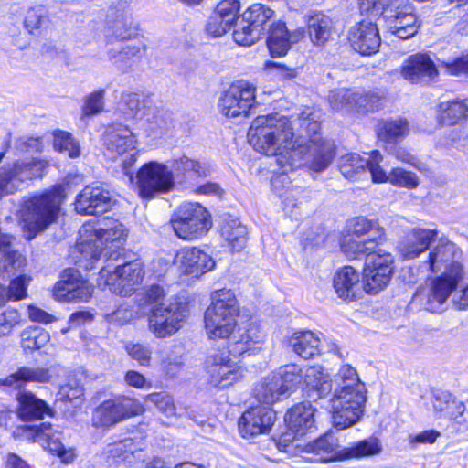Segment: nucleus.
<instances>
[{"label":"nucleus","instance_id":"1","mask_svg":"<svg viewBox=\"0 0 468 468\" xmlns=\"http://www.w3.org/2000/svg\"><path fill=\"white\" fill-rule=\"evenodd\" d=\"M313 108L306 107L299 114L300 127L304 132L294 138L292 121L273 113L256 117L248 131L250 144L259 153L277 156L282 174L271 179L277 189L287 180L284 175L303 165L315 172L324 170L334 157V147L320 134V122Z\"/></svg>","mask_w":468,"mask_h":468},{"label":"nucleus","instance_id":"2","mask_svg":"<svg viewBox=\"0 0 468 468\" xmlns=\"http://www.w3.org/2000/svg\"><path fill=\"white\" fill-rule=\"evenodd\" d=\"M210 167L206 162L182 155L172 161L171 168L156 161L144 164L137 172V184L142 197L150 199L167 193L176 187L175 175L178 186L195 195L221 197L224 190L218 184L207 182L195 186L192 181L207 177Z\"/></svg>","mask_w":468,"mask_h":468},{"label":"nucleus","instance_id":"3","mask_svg":"<svg viewBox=\"0 0 468 468\" xmlns=\"http://www.w3.org/2000/svg\"><path fill=\"white\" fill-rule=\"evenodd\" d=\"M239 306L234 292L220 289L211 293V303L204 315L205 328L209 338L229 339L228 349L233 358L250 356L261 349L265 335L252 323L238 325Z\"/></svg>","mask_w":468,"mask_h":468},{"label":"nucleus","instance_id":"4","mask_svg":"<svg viewBox=\"0 0 468 468\" xmlns=\"http://www.w3.org/2000/svg\"><path fill=\"white\" fill-rule=\"evenodd\" d=\"M461 259L460 249L454 243L441 239L430 251L427 263L431 271L441 274L432 279L426 288L417 291L412 302L431 313L442 312L451 292L464 279Z\"/></svg>","mask_w":468,"mask_h":468},{"label":"nucleus","instance_id":"5","mask_svg":"<svg viewBox=\"0 0 468 468\" xmlns=\"http://www.w3.org/2000/svg\"><path fill=\"white\" fill-rule=\"evenodd\" d=\"M335 381L337 388L326 407L332 413L335 427L344 430L360 420L367 401L366 388L350 365L341 367Z\"/></svg>","mask_w":468,"mask_h":468},{"label":"nucleus","instance_id":"6","mask_svg":"<svg viewBox=\"0 0 468 468\" xmlns=\"http://www.w3.org/2000/svg\"><path fill=\"white\" fill-rule=\"evenodd\" d=\"M79 234L76 249L80 257L78 264L87 271L95 268V263L101 255L108 257V260L117 257V250L127 237L123 225L117 222L111 228L104 229L97 228L95 222L89 221L81 226Z\"/></svg>","mask_w":468,"mask_h":468},{"label":"nucleus","instance_id":"7","mask_svg":"<svg viewBox=\"0 0 468 468\" xmlns=\"http://www.w3.org/2000/svg\"><path fill=\"white\" fill-rule=\"evenodd\" d=\"M126 119L136 122L146 137L158 139L171 128L170 115L160 110L150 99L133 91L122 92L117 107Z\"/></svg>","mask_w":468,"mask_h":468},{"label":"nucleus","instance_id":"8","mask_svg":"<svg viewBox=\"0 0 468 468\" xmlns=\"http://www.w3.org/2000/svg\"><path fill=\"white\" fill-rule=\"evenodd\" d=\"M273 373L281 378V385L286 394L296 388L303 381L310 399H322L332 390L328 373L320 366L309 367L303 371L299 366L291 364L280 367Z\"/></svg>","mask_w":468,"mask_h":468},{"label":"nucleus","instance_id":"9","mask_svg":"<svg viewBox=\"0 0 468 468\" xmlns=\"http://www.w3.org/2000/svg\"><path fill=\"white\" fill-rule=\"evenodd\" d=\"M144 270L140 261L126 262L114 267L103 266L99 273L98 285L108 288L112 293L128 296L142 283Z\"/></svg>","mask_w":468,"mask_h":468},{"label":"nucleus","instance_id":"10","mask_svg":"<svg viewBox=\"0 0 468 468\" xmlns=\"http://www.w3.org/2000/svg\"><path fill=\"white\" fill-rule=\"evenodd\" d=\"M48 163L46 160L32 157L5 164L0 167V197L12 195L22 185L42 177Z\"/></svg>","mask_w":468,"mask_h":468},{"label":"nucleus","instance_id":"11","mask_svg":"<svg viewBox=\"0 0 468 468\" xmlns=\"http://www.w3.org/2000/svg\"><path fill=\"white\" fill-rule=\"evenodd\" d=\"M188 313L187 303L178 298L161 303L149 315V330L158 338L171 336L183 327Z\"/></svg>","mask_w":468,"mask_h":468},{"label":"nucleus","instance_id":"12","mask_svg":"<svg viewBox=\"0 0 468 468\" xmlns=\"http://www.w3.org/2000/svg\"><path fill=\"white\" fill-rule=\"evenodd\" d=\"M142 403L126 396H116L101 403L92 413V425L109 429L129 418L142 414Z\"/></svg>","mask_w":468,"mask_h":468},{"label":"nucleus","instance_id":"13","mask_svg":"<svg viewBox=\"0 0 468 468\" xmlns=\"http://www.w3.org/2000/svg\"><path fill=\"white\" fill-rule=\"evenodd\" d=\"M170 223L179 239L197 240L211 229L212 218L206 207H192L175 212Z\"/></svg>","mask_w":468,"mask_h":468},{"label":"nucleus","instance_id":"14","mask_svg":"<svg viewBox=\"0 0 468 468\" xmlns=\"http://www.w3.org/2000/svg\"><path fill=\"white\" fill-rule=\"evenodd\" d=\"M394 258L382 249L371 250L365 259L363 270L364 291L377 293L385 288L393 273Z\"/></svg>","mask_w":468,"mask_h":468},{"label":"nucleus","instance_id":"15","mask_svg":"<svg viewBox=\"0 0 468 468\" xmlns=\"http://www.w3.org/2000/svg\"><path fill=\"white\" fill-rule=\"evenodd\" d=\"M21 434L33 442L39 443L43 448L60 458L64 463L74 461L76 454L73 448H66L61 442V432L49 422L39 425H24L18 428Z\"/></svg>","mask_w":468,"mask_h":468},{"label":"nucleus","instance_id":"16","mask_svg":"<svg viewBox=\"0 0 468 468\" xmlns=\"http://www.w3.org/2000/svg\"><path fill=\"white\" fill-rule=\"evenodd\" d=\"M256 88L245 80L232 84L219 100L218 107L229 118L247 116L255 104Z\"/></svg>","mask_w":468,"mask_h":468},{"label":"nucleus","instance_id":"17","mask_svg":"<svg viewBox=\"0 0 468 468\" xmlns=\"http://www.w3.org/2000/svg\"><path fill=\"white\" fill-rule=\"evenodd\" d=\"M382 18L387 28L400 39H408L418 32L419 25L412 7L403 0H391Z\"/></svg>","mask_w":468,"mask_h":468},{"label":"nucleus","instance_id":"18","mask_svg":"<svg viewBox=\"0 0 468 468\" xmlns=\"http://www.w3.org/2000/svg\"><path fill=\"white\" fill-rule=\"evenodd\" d=\"M137 141L128 126H118L109 129L104 137L106 154L111 159L125 155L122 160L123 168H130L136 161Z\"/></svg>","mask_w":468,"mask_h":468},{"label":"nucleus","instance_id":"19","mask_svg":"<svg viewBox=\"0 0 468 468\" xmlns=\"http://www.w3.org/2000/svg\"><path fill=\"white\" fill-rule=\"evenodd\" d=\"M93 287L80 272L73 269L64 271L61 279L55 284L53 296L59 302H88Z\"/></svg>","mask_w":468,"mask_h":468},{"label":"nucleus","instance_id":"20","mask_svg":"<svg viewBox=\"0 0 468 468\" xmlns=\"http://www.w3.org/2000/svg\"><path fill=\"white\" fill-rule=\"evenodd\" d=\"M381 96L376 92H365L358 89L338 88L330 91L328 101L333 109L352 111L357 108L374 110L378 107Z\"/></svg>","mask_w":468,"mask_h":468},{"label":"nucleus","instance_id":"21","mask_svg":"<svg viewBox=\"0 0 468 468\" xmlns=\"http://www.w3.org/2000/svg\"><path fill=\"white\" fill-rule=\"evenodd\" d=\"M229 353H217L207 358L210 382L219 388H227L243 377V369L229 357Z\"/></svg>","mask_w":468,"mask_h":468},{"label":"nucleus","instance_id":"22","mask_svg":"<svg viewBox=\"0 0 468 468\" xmlns=\"http://www.w3.org/2000/svg\"><path fill=\"white\" fill-rule=\"evenodd\" d=\"M60 207H23L20 224L27 239H33L42 232L59 214Z\"/></svg>","mask_w":468,"mask_h":468},{"label":"nucleus","instance_id":"23","mask_svg":"<svg viewBox=\"0 0 468 468\" xmlns=\"http://www.w3.org/2000/svg\"><path fill=\"white\" fill-rule=\"evenodd\" d=\"M275 421V412L268 406L249 408L239 420V431L243 438H252L270 431Z\"/></svg>","mask_w":468,"mask_h":468},{"label":"nucleus","instance_id":"24","mask_svg":"<svg viewBox=\"0 0 468 468\" xmlns=\"http://www.w3.org/2000/svg\"><path fill=\"white\" fill-rule=\"evenodd\" d=\"M174 262L184 274L195 277L211 271L216 265L209 254L197 247L181 249Z\"/></svg>","mask_w":468,"mask_h":468},{"label":"nucleus","instance_id":"25","mask_svg":"<svg viewBox=\"0 0 468 468\" xmlns=\"http://www.w3.org/2000/svg\"><path fill=\"white\" fill-rule=\"evenodd\" d=\"M239 0H221L208 18L207 33L215 37L226 34L239 19Z\"/></svg>","mask_w":468,"mask_h":468},{"label":"nucleus","instance_id":"26","mask_svg":"<svg viewBox=\"0 0 468 468\" xmlns=\"http://www.w3.org/2000/svg\"><path fill=\"white\" fill-rule=\"evenodd\" d=\"M348 39L352 48L361 55L375 54L380 46V37L375 23L363 20L349 31Z\"/></svg>","mask_w":468,"mask_h":468},{"label":"nucleus","instance_id":"27","mask_svg":"<svg viewBox=\"0 0 468 468\" xmlns=\"http://www.w3.org/2000/svg\"><path fill=\"white\" fill-rule=\"evenodd\" d=\"M400 74L411 83H422L432 80L438 75V70L429 55L418 53L404 60Z\"/></svg>","mask_w":468,"mask_h":468},{"label":"nucleus","instance_id":"28","mask_svg":"<svg viewBox=\"0 0 468 468\" xmlns=\"http://www.w3.org/2000/svg\"><path fill=\"white\" fill-rule=\"evenodd\" d=\"M303 37V30L299 28L289 31L284 22L273 23L270 28L267 46L272 58L284 57L293 43Z\"/></svg>","mask_w":468,"mask_h":468},{"label":"nucleus","instance_id":"29","mask_svg":"<svg viewBox=\"0 0 468 468\" xmlns=\"http://www.w3.org/2000/svg\"><path fill=\"white\" fill-rule=\"evenodd\" d=\"M382 160V154L376 153L375 161H373L371 166V177L373 182H389L393 186L409 189L416 188L419 186L420 180L417 175L403 168H393L390 173L387 175L385 170L380 166Z\"/></svg>","mask_w":468,"mask_h":468},{"label":"nucleus","instance_id":"30","mask_svg":"<svg viewBox=\"0 0 468 468\" xmlns=\"http://www.w3.org/2000/svg\"><path fill=\"white\" fill-rule=\"evenodd\" d=\"M437 235L438 231L436 229L413 228L404 236L399 243V250L401 256L406 260L419 257L428 250Z\"/></svg>","mask_w":468,"mask_h":468},{"label":"nucleus","instance_id":"31","mask_svg":"<svg viewBox=\"0 0 468 468\" xmlns=\"http://www.w3.org/2000/svg\"><path fill=\"white\" fill-rule=\"evenodd\" d=\"M334 288L339 298L345 301L356 299L364 290V281L359 272L351 266L339 269L333 280Z\"/></svg>","mask_w":468,"mask_h":468},{"label":"nucleus","instance_id":"32","mask_svg":"<svg viewBox=\"0 0 468 468\" xmlns=\"http://www.w3.org/2000/svg\"><path fill=\"white\" fill-rule=\"evenodd\" d=\"M16 399L18 401L17 415L22 420H42L46 416L54 415V410L30 391L19 392Z\"/></svg>","mask_w":468,"mask_h":468},{"label":"nucleus","instance_id":"33","mask_svg":"<svg viewBox=\"0 0 468 468\" xmlns=\"http://www.w3.org/2000/svg\"><path fill=\"white\" fill-rule=\"evenodd\" d=\"M314 412L309 401L296 404L285 415L288 428L296 436H303L314 427Z\"/></svg>","mask_w":468,"mask_h":468},{"label":"nucleus","instance_id":"34","mask_svg":"<svg viewBox=\"0 0 468 468\" xmlns=\"http://www.w3.org/2000/svg\"><path fill=\"white\" fill-rule=\"evenodd\" d=\"M13 236L0 232V275L11 276L23 270L26 259L12 249Z\"/></svg>","mask_w":468,"mask_h":468},{"label":"nucleus","instance_id":"35","mask_svg":"<svg viewBox=\"0 0 468 468\" xmlns=\"http://www.w3.org/2000/svg\"><path fill=\"white\" fill-rule=\"evenodd\" d=\"M81 181L80 176L69 175L59 184H56L49 188L36 194L30 200V205H61L68 194L69 193L72 185H77Z\"/></svg>","mask_w":468,"mask_h":468},{"label":"nucleus","instance_id":"36","mask_svg":"<svg viewBox=\"0 0 468 468\" xmlns=\"http://www.w3.org/2000/svg\"><path fill=\"white\" fill-rule=\"evenodd\" d=\"M221 236L235 250H240L247 242V227L239 219L229 214H223L219 219Z\"/></svg>","mask_w":468,"mask_h":468},{"label":"nucleus","instance_id":"37","mask_svg":"<svg viewBox=\"0 0 468 468\" xmlns=\"http://www.w3.org/2000/svg\"><path fill=\"white\" fill-rule=\"evenodd\" d=\"M345 231L376 245L381 244L385 239L384 229L377 221L364 217L351 218Z\"/></svg>","mask_w":468,"mask_h":468},{"label":"nucleus","instance_id":"38","mask_svg":"<svg viewBox=\"0 0 468 468\" xmlns=\"http://www.w3.org/2000/svg\"><path fill=\"white\" fill-rule=\"evenodd\" d=\"M305 22L310 40L314 45L323 46L330 39L333 21L328 16L312 11L305 16Z\"/></svg>","mask_w":468,"mask_h":468},{"label":"nucleus","instance_id":"39","mask_svg":"<svg viewBox=\"0 0 468 468\" xmlns=\"http://www.w3.org/2000/svg\"><path fill=\"white\" fill-rule=\"evenodd\" d=\"M289 345L299 356L309 359L320 354L323 347L319 335L312 331H297L289 339Z\"/></svg>","mask_w":468,"mask_h":468},{"label":"nucleus","instance_id":"40","mask_svg":"<svg viewBox=\"0 0 468 468\" xmlns=\"http://www.w3.org/2000/svg\"><path fill=\"white\" fill-rule=\"evenodd\" d=\"M50 378L49 370L46 367H22L5 379H0V385L18 388L27 382H48Z\"/></svg>","mask_w":468,"mask_h":468},{"label":"nucleus","instance_id":"41","mask_svg":"<svg viewBox=\"0 0 468 468\" xmlns=\"http://www.w3.org/2000/svg\"><path fill=\"white\" fill-rule=\"evenodd\" d=\"M144 51V44L139 42L127 44L122 48H111L108 50V57L120 70L126 71L140 59Z\"/></svg>","mask_w":468,"mask_h":468},{"label":"nucleus","instance_id":"42","mask_svg":"<svg viewBox=\"0 0 468 468\" xmlns=\"http://www.w3.org/2000/svg\"><path fill=\"white\" fill-rule=\"evenodd\" d=\"M256 399L262 404L272 405L285 396L282 385L281 378L276 377L274 373L270 374L262 379V381L255 387L254 389Z\"/></svg>","mask_w":468,"mask_h":468},{"label":"nucleus","instance_id":"43","mask_svg":"<svg viewBox=\"0 0 468 468\" xmlns=\"http://www.w3.org/2000/svg\"><path fill=\"white\" fill-rule=\"evenodd\" d=\"M378 151H372L370 156L367 159L362 158L358 154L350 153L342 156L341 164L339 165L342 175L352 180L357 178L359 173H365L366 169L371 174V166L375 161V154Z\"/></svg>","mask_w":468,"mask_h":468},{"label":"nucleus","instance_id":"44","mask_svg":"<svg viewBox=\"0 0 468 468\" xmlns=\"http://www.w3.org/2000/svg\"><path fill=\"white\" fill-rule=\"evenodd\" d=\"M433 408L441 417L455 419L464 410V406L457 401L454 397L443 390H437L433 393Z\"/></svg>","mask_w":468,"mask_h":468},{"label":"nucleus","instance_id":"45","mask_svg":"<svg viewBox=\"0 0 468 468\" xmlns=\"http://www.w3.org/2000/svg\"><path fill=\"white\" fill-rule=\"evenodd\" d=\"M339 243L342 252L349 260L358 259L363 255L367 256L371 250L378 246L346 231L343 232Z\"/></svg>","mask_w":468,"mask_h":468},{"label":"nucleus","instance_id":"46","mask_svg":"<svg viewBox=\"0 0 468 468\" xmlns=\"http://www.w3.org/2000/svg\"><path fill=\"white\" fill-rule=\"evenodd\" d=\"M440 122L445 125H453L468 116V107L462 101L441 102L438 107Z\"/></svg>","mask_w":468,"mask_h":468},{"label":"nucleus","instance_id":"47","mask_svg":"<svg viewBox=\"0 0 468 468\" xmlns=\"http://www.w3.org/2000/svg\"><path fill=\"white\" fill-rule=\"evenodd\" d=\"M116 202L114 195L101 185L87 186L76 199L79 205H103Z\"/></svg>","mask_w":468,"mask_h":468},{"label":"nucleus","instance_id":"48","mask_svg":"<svg viewBox=\"0 0 468 468\" xmlns=\"http://www.w3.org/2000/svg\"><path fill=\"white\" fill-rule=\"evenodd\" d=\"M112 36L117 40H127L136 36L137 26L130 12L121 13L116 16L110 27Z\"/></svg>","mask_w":468,"mask_h":468},{"label":"nucleus","instance_id":"49","mask_svg":"<svg viewBox=\"0 0 468 468\" xmlns=\"http://www.w3.org/2000/svg\"><path fill=\"white\" fill-rule=\"evenodd\" d=\"M410 131L406 120L396 119L381 122L378 128V136L385 142H395L404 138Z\"/></svg>","mask_w":468,"mask_h":468},{"label":"nucleus","instance_id":"50","mask_svg":"<svg viewBox=\"0 0 468 468\" xmlns=\"http://www.w3.org/2000/svg\"><path fill=\"white\" fill-rule=\"evenodd\" d=\"M274 11L262 4H253L249 6L241 15L242 22L249 23L258 32L260 28L271 20Z\"/></svg>","mask_w":468,"mask_h":468},{"label":"nucleus","instance_id":"51","mask_svg":"<svg viewBox=\"0 0 468 468\" xmlns=\"http://www.w3.org/2000/svg\"><path fill=\"white\" fill-rule=\"evenodd\" d=\"M343 452L345 458H363L378 454L381 445L377 438L370 437L344 449Z\"/></svg>","mask_w":468,"mask_h":468},{"label":"nucleus","instance_id":"52","mask_svg":"<svg viewBox=\"0 0 468 468\" xmlns=\"http://www.w3.org/2000/svg\"><path fill=\"white\" fill-rule=\"evenodd\" d=\"M21 345L25 350L33 351L44 347L50 339L49 334L39 328L23 331Z\"/></svg>","mask_w":468,"mask_h":468},{"label":"nucleus","instance_id":"53","mask_svg":"<svg viewBox=\"0 0 468 468\" xmlns=\"http://www.w3.org/2000/svg\"><path fill=\"white\" fill-rule=\"evenodd\" d=\"M178 347L171 349L164 356L162 355L161 366L163 373L169 378H176L183 367V358Z\"/></svg>","mask_w":468,"mask_h":468},{"label":"nucleus","instance_id":"54","mask_svg":"<svg viewBox=\"0 0 468 468\" xmlns=\"http://www.w3.org/2000/svg\"><path fill=\"white\" fill-rule=\"evenodd\" d=\"M54 148L74 158L80 155V146L72 135L67 132L58 131L54 133Z\"/></svg>","mask_w":468,"mask_h":468},{"label":"nucleus","instance_id":"55","mask_svg":"<svg viewBox=\"0 0 468 468\" xmlns=\"http://www.w3.org/2000/svg\"><path fill=\"white\" fill-rule=\"evenodd\" d=\"M142 443L135 442L133 438H125L118 442L109 445L108 452L114 458L126 459L129 454L133 455L136 452L142 451Z\"/></svg>","mask_w":468,"mask_h":468},{"label":"nucleus","instance_id":"56","mask_svg":"<svg viewBox=\"0 0 468 468\" xmlns=\"http://www.w3.org/2000/svg\"><path fill=\"white\" fill-rule=\"evenodd\" d=\"M145 400L155 405V407L167 417L176 415V409L173 397L165 392H154L148 394Z\"/></svg>","mask_w":468,"mask_h":468},{"label":"nucleus","instance_id":"57","mask_svg":"<svg viewBox=\"0 0 468 468\" xmlns=\"http://www.w3.org/2000/svg\"><path fill=\"white\" fill-rule=\"evenodd\" d=\"M31 278L27 275H19L13 279L5 288L6 302L19 301L27 297V287Z\"/></svg>","mask_w":468,"mask_h":468},{"label":"nucleus","instance_id":"58","mask_svg":"<svg viewBox=\"0 0 468 468\" xmlns=\"http://www.w3.org/2000/svg\"><path fill=\"white\" fill-rule=\"evenodd\" d=\"M258 31L249 23L242 22L233 31V39L239 46H251L258 38Z\"/></svg>","mask_w":468,"mask_h":468},{"label":"nucleus","instance_id":"59","mask_svg":"<svg viewBox=\"0 0 468 468\" xmlns=\"http://www.w3.org/2000/svg\"><path fill=\"white\" fill-rule=\"evenodd\" d=\"M45 20V8L41 5L33 6L28 8L25 14L24 27L30 34H33L41 27Z\"/></svg>","mask_w":468,"mask_h":468},{"label":"nucleus","instance_id":"60","mask_svg":"<svg viewBox=\"0 0 468 468\" xmlns=\"http://www.w3.org/2000/svg\"><path fill=\"white\" fill-rule=\"evenodd\" d=\"M104 92V90H98L86 97L82 107L83 115L91 116L102 112Z\"/></svg>","mask_w":468,"mask_h":468},{"label":"nucleus","instance_id":"61","mask_svg":"<svg viewBox=\"0 0 468 468\" xmlns=\"http://www.w3.org/2000/svg\"><path fill=\"white\" fill-rule=\"evenodd\" d=\"M125 349L129 356L133 359L137 360L141 366H150L152 351L148 346L139 343H128L125 346Z\"/></svg>","mask_w":468,"mask_h":468},{"label":"nucleus","instance_id":"62","mask_svg":"<svg viewBox=\"0 0 468 468\" xmlns=\"http://www.w3.org/2000/svg\"><path fill=\"white\" fill-rule=\"evenodd\" d=\"M20 323V314L16 309H6L0 314V337L9 335Z\"/></svg>","mask_w":468,"mask_h":468},{"label":"nucleus","instance_id":"63","mask_svg":"<svg viewBox=\"0 0 468 468\" xmlns=\"http://www.w3.org/2000/svg\"><path fill=\"white\" fill-rule=\"evenodd\" d=\"M442 66L451 75L468 76V53L453 59L452 62H444Z\"/></svg>","mask_w":468,"mask_h":468},{"label":"nucleus","instance_id":"64","mask_svg":"<svg viewBox=\"0 0 468 468\" xmlns=\"http://www.w3.org/2000/svg\"><path fill=\"white\" fill-rule=\"evenodd\" d=\"M463 281L451 292L452 303L459 310L468 309V283L464 284Z\"/></svg>","mask_w":468,"mask_h":468}]
</instances>
